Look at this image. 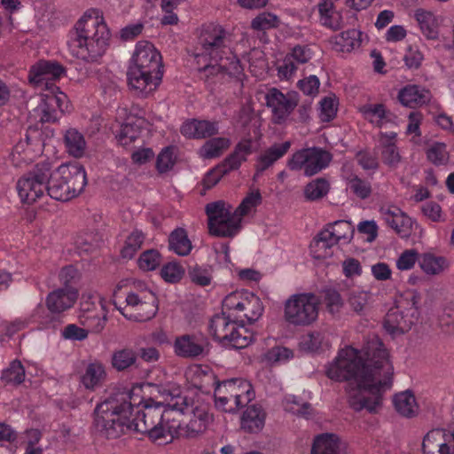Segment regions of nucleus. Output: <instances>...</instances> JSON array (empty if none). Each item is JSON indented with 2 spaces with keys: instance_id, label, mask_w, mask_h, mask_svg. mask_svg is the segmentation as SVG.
<instances>
[{
  "instance_id": "1",
  "label": "nucleus",
  "mask_w": 454,
  "mask_h": 454,
  "mask_svg": "<svg viewBox=\"0 0 454 454\" xmlns=\"http://www.w3.org/2000/svg\"><path fill=\"white\" fill-rule=\"evenodd\" d=\"M365 354L364 360L361 351L346 346L325 365V374L332 380L350 381L347 395L354 411L377 413L392 387L394 368L389 352L380 340H372Z\"/></svg>"
},
{
  "instance_id": "2",
  "label": "nucleus",
  "mask_w": 454,
  "mask_h": 454,
  "mask_svg": "<svg viewBox=\"0 0 454 454\" xmlns=\"http://www.w3.org/2000/svg\"><path fill=\"white\" fill-rule=\"evenodd\" d=\"M142 389L135 387L119 392L99 403L95 410L96 431L107 439H117L126 431L146 434L158 444L171 442L179 427L178 411L143 403Z\"/></svg>"
},
{
  "instance_id": "3",
  "label": "nucleus",
  "mask_w": 454,
  "mask_h": 454,
  "mask_svg": "<svg viewBox=\"0 0 454 454\" xmlns=\"http://www.w3.org/2000/svg\"><path fill=\"white\" fill-rule=\"evenodd\" d=\"M86 184V171L81 164H62L52 170L50 162L43 161L19 179L17 191L20 200L31 205L46 192L53 200L67 201L78 196Z\"/></svg>"
},
{
  "instance_id": "4",
  "label": "nucleus",
  "mask_w": 454,
  "mask_h": 454,
  "mask_svg": "<svg viewBox=\"0 0 454 454\" xmlns=\"http://www.w3.org/2000/svg\"><path fill=\"white\" fill-rule=\"evenodd\" d=\"M110 33L100 12L90 9L77 20L70 32V53L84 61H95L108 45Z\"/></svg>"
},
{
  "instance_id": "5",
  "label": "nucleus",
  "mask_w": 454,
  "mask_h": 454,
  "mask_svg": "<svg viewBox=\"0 0 454 454\" xmlns=\"http://www.w3.org/2000/svg\"><path fill=\"white\" fill-rule=\"evenodd\" d=\"M231 35L221 25L210 23L202 27L200 44L201 52L197 58L208 59L210 63L204 67L209 73L225 72L239 75L242 72L239 59L231 51Z\"/></svg>"
},
{
  "instance_id": "6",
  "label": "nucleus",
  "mask_w": 454,
  "mask_h": 454,
  "mask_svg": "<svg viewBox=\"0 0 454 454\" xmlns=\"http://www.w3.org/2000/svg\"><path fill=\"white\" fill-rule=\"evenodd\" d=\"M261 203L262 195L258 190H254L247 194L234 211L230 204L223 200L207 204L206 213L209 233L223 238L235 236L240 229L241 218L254 214Z\"/></svg>"
},
{
  "instance_id": "7",
  "label": "nucleus",
  "mask_w": 454,
  "mask_h": 454,
  "mask_svg": "<svg viewBox=\"0 0 454 454\" xmlns=\"http://www.w3.org/2000/svg\"><path fill=\"white\" fill-rule=\"evenodd\" d=\"M420 293L416 289L403 291L395 300V306L388 310L384 321L385 331L393 338L408 333L420 315Z\"/></svg>"
},
{
  "instance_id": "8",
  "label": "nucleus",
  "mask_w": 454,
  "mask_h": 454,
  "mask_svg": "<svg viewBox=\"0 0 454 454\" xmlns=\"http://www.w3.org/2000/svg\"><path fill=\"white\" fill-rule=\"evenodd\" d=\"M137 291L128 293L125 298V305L118 303L117 294L121 289L117 286L113 293V303L116 309L127 319L137 322H144L152 319L158 311V299L155 294L147 286H137Z\"/></svg>"
},
{
  "instance_id": "9",
  "label": "nucleus",
  "mask_w": 454,
  "mask_h": 454,
  "mask_svg": "<svg viewBox=\"0 0 454 454\" xmlns=\"http://www.w3.org/2000/svg\"><path fill=\"white\" fill-rule=\"evenodd\" d=\"M239 319H231L226 312L214 316L208 325L209 333L223 347L229 348H247L254 339L253 333Z\"/></svg>"
},
{
  "instance_id": "10",
  "label": "nucleus",
  "mask_w": 454,
  "mask_h": 454,
  "mask_svg": "<svg viewBox=\"0 0 454 454\" xmlns=\"http://www.w3.org/2000/svg\"><path fill=\"white\" fill-rule=\"evenodd\" d=\"M215 405L224 412L234 413L254 398L251 384L242 379H231L215 387Z\"/></svg>"
},
{
  "instance_id": "11",
  "label": "nucleus",
  "mask_w": 454,
  "mask_h": 454,
  "mask_svg": "<svg viewBox=\"0 0 454 454\" xmlns=\"http://www.w3.org/2000/svg\"><path fill=\"white\" fill-rule=\"evenodd\" d=\"M319 301L310 293L291 295L285 302L284 317L293 325L305 326L315 322L318 317Z\"/></svg>"
},
{
  "instance_id": "12",
  "label": "nucleus",
  "mask_w": 454,
  "mask_h": 454,
  "mask_svg": "<svg viewBox=\"0 0 454 454\" xmlns=\"http://www.w3.org/2000/svg\"><path fill=\"white\" fill-rule=\"evenodd\" d=\"M182 405L179 411L185 419L179 420L176 436L196 438L206 432L214 419L208 406L199 402L188 403L186 401Z\"/></svg>"
},
{
  "instance_id": "13",
  "label": "nucleus",
  "mask_w": 454,
  "mask_h": 454,
  "mask_svg": "<svg viewBox=\"0 0 454 454\" xmlns=\"http://www.w3.org/2000/svg\"><path fill=\"white\" fill-rule=\"evenodd\" d=\"M333 160V155L320 147H309L298 150L289 158L287 167L293 171H302L311 176L326 168Z\"/></svg>"
},
{
  "instance_id": "14",
  "label": "nucleus",
  "mask_w": 454,
  "mask_h": 454,
  "mask_svg": "<svg viewBox=\"0 0 454 454\" xmlns=\"http://www.w3.org/2000/svg\"><path fill=\"white\" fill-rule=\"evenodd\" d=\"M65 73L64 67L57 62L41 60L33 65L29 71V83L42 92L60 90L55 85Z\"/></svg>"
},
{
  "instance_id": "15",
  "label": "nucleus",
  "mask_w": 454,
  "mask_h": 454,
  "mask_svg": "<svg viewBox=\"0 0 454 454\" xmlns=\"http://www.w3.org/2000/svg\"><path fill=\"white\" fill-rule=\"evenodd\" d=\"M43 141L36 129H29L24 139H20L10 153L9 160L15 168H25L43 153Z\"/></svg>"
},
{
  "instance_id": "16",
  "label": "nucleus",
  "mask_w": 454,
  "mask_h": 454,
  "mask_svg": "<svg viewBox=\"0 0 454 454\" xmlns=\"http://www.w3.org/2000/svg\"><path fill=\"white\" fill-rule=\"evenodd\" d=\"M41 97V103L34 110L41 122H53L67 110V97L62 91L43 92Z\"/></svg>"
},
{
  "instance_id": "17",
  "label": "nucleus",
  "mask_w": 454,
  "mask_h": 454,
  "mask_svg": "<svg viewBox=\"0 0 454 454\" xmlns=\"http://www.w3.org/2000/svg\"><path fill=\"white\" fill-rule=\"evenodd\" d=\"M163 72L129 67L127 77L129 88L139 97H147L160 84Z\"/></svg>"
},
{
  "instance_id": "18",
  "label": "nucleus",
  "mask_w": 454,
  "mask_h": 454,
  "mask_svg": "<svg viewBox=\"0 0 454 454\" xmlns=\"http://www.w3.org/2000/svg\"><path fill=\"white\" fill-rule=\"evenodd\" d=\"M265 100L268 107L271 109L277 123L284 121L298 104L296 94H284L276 88L268 90Z\"/></svg>"
},
{
  "instance_id": "19",
  "label": "nucleus",
  "mask_w": 454,
  "mask_h": 454,
  "mask_svg": "<svg viewBox=\"0 0 454 454\" xmlns=\"http://www.w3.org/2000/svg\"><path fill=\"white\" fill-rule=\"evenodd\" d=\"M99 303L103 310L102 314L97 311L95 305L89 300L83 301L81 303L77 317L80 324L84 326L89 333H99L106 326L107 321L106 299L100 297Z\"/></svg>"
},
{
  "instance_id": "20",
  "label": "nucleus",
  "mask_w": 454,
  "mask_h": 454,
  "mask_svg": "<svg viewBox=\"0 0 454 454\" xmlns=\"http://www.w3.org/2000/svg\"><path fill=\"white\" fill-rule=\"evenodd\" d=\"M129 67L146 69L151 72H163L160 52L151 43L145 41L137 43Z\"/></svg>"
},
{
  "instance_id": "21",
  "label": "nucleus",
  "mask_w": 454,
  "mask_h": 454,
  "mask_svg": "<svg viewBox=\"0 0 454 454\" xmlns=\"http://www.w3.org/2000/svg\"><path fill=\"white\" fill-rule=\"evenodd\" d=\"M380 214L386 223L401 238L407 239L411 236L414 221L399 207H382Z\"/></svg>"
},
{
  "instance_id": "22",
  "label": "nucleus",
  "mask_w": 454,
  "mask_h": 454,
  "mask_svg": "<svg viewBox=\"0 0 454 454\" xmlns=\"http://www.w3.org/2000/svg\"><path fill=\"white\" fill-rule=\"evenodd\" d=\"M396 132H380L377 145L383 163L394 168H397L402 161V156L396 145Z\"/></svg>"
},
{
  "instance_id": "23",
  "label": "nucleus",
  "mask_w": 454,
  "mask_h": 454,
  "mask_svg": "<svg viewBox=\"0 0 454 454\" xmlns=\"http://www.w3.org/2000/svg\"><path fill=\"white\" fill-rule=\"evenodd\" d=\"M78 298L74 287H61L51 292L46 297V306L52 313H61L74 306Z\"/></svg>"
},
{
  "instance_id": "24",
  "label": "nucleus",
  "mask_w": 454,
  "mask_h": 454,
  "mask_svg": "<svg viewBox=\"0 0 454 454\" xmlns=\"http://www.w3.org/2000/svg\"><path fill=\"white\" fill-rule=\"evenodd\" d=\"M340 0H320L317 5L319 23L333 30L340 29L343 25L341 9L338 7Z\"/></svg>"
},
{
  "instance_id": "25",
  "label": "nucleus",
  "mask_w": 454,
  "mask_h": 454,
  "mask_svg": "<svg viewBox=\"0 0 454 454\" xmlns=\"http://www.w3.org/2000/svg\"><path fill=\"white\" fill-rule=\"evenodd\" d=\"M207 346V342L204 338L188 334L177 337L174 342L176 354L182 357L202 356Z\"/></svg>"
},
{
  "instance_id": "26",
  "label": "nucleus",
  "mask_w": 454,
  "mask_h": 454,
  "mask_svg": "<svg viewBox=\"0 0 454 454\" xmlns=\"http://www.w3.org/2000/svg\"><path fill=\"white\" fill-rule=\"evenodd\" d=\"M267 413L258 404H252L247 407L240 418V428L249 434L260 433L264 426Z\"/></svg>"
},
{
  "instance_id": "27",
  "label": "nucleus",
  "mask_w": 454,
  "mask_h": 454,
  "mask_svg": "<svg viewBox=\"0 0 454 454\" xmlns=\"http://www.w3.org/2000/svg\"><path fill=\"white\" fill-rule=\"evenodd\" d=\"M219 126L217 121L192 119L184 122L181 127V133L188 138H206L218 133Z\"/></svg>"
},
{
  "instance_id": "28",
  "label": "nucleus",
  "mask_w": 454,
  "mask_h": 454,
  "mask_svg": "<svg viewBox=\"0 0 454 454\" xmlns=\"http://www.w3.org/2000/svg\"><path fill=\"white\" fill-rule=\"evenodd\" d=\"M106 377V366L100 361L94 360L85 366L80 382L85 389L94 391L103 386Z\"/></svg>"
},
{
  "instance_id": "29",
  "label": "nucleus",
  "mask_w": 454,
  "mask_h": 454,
  "mask_svg": "<svg viewBox=\"0 0 454 454\" xmlns=\"http://www.w3.org/2000/svg\"><path fill=\"white\" fill-rule=\"evenodd\" d=\"M397 98L403 106L413 108L427 103L431 94L424 87L408 84L399 90Z\"/></svg>"
},
{
  "instance_id": "30",
  "label": "nucleus",
  "mask_w": 454,
  "mask_h": 454,
  "mask_svg": "<svg viewBox=\"0 0 454 454\" xmlns=\"http://www.w3.org/2000/svg\"><path fill=\"white\" fill-rule=\"evenodd\" d=\"M331 346L330 334L324 330H315L301 336L299 347L301 350L315 353L328 349Z\"/></svg>"
},
{
  "instance_id": "31",
  "label": "nucleus",
  "mask_w": 454,
  "mask_h": 454,
  "mask_svg": "<svg viewBox=\"0 0 454 454\" xmlns=\"http://www.w3.org/2000/svg\"><path fill=\"white\" fill-rule=\"evenodd\" d=\"M414 17L423 35L428 40H435L439 36L441 20L434 12L424 9L415 11Z\"/></svg>"
},
{
  "instance_id": "32",
  "label": "nucleus",
  "mask_w": 454,
  "mask_h": 454,
  "mask_svg": "<svg viewBox=\"0 0 454 454\" xmlns=\"http://www.w3.org/2000/svg\"><path fill=\"white\" fill-rule=\"evenodd\" d=\"M323 231L334 245H344L352 240L355 229L349 221L338 220L327 224Z\"/></svg>"
},
{
  "instance_id": "33",
  "label": "nucleus",
  "mask_w": 454,
  "mask_h": 454,
  "mask_svg": "<svg viewBox=\"0 0 454 454\" xmlns=\"http://www.w3.org/2000/svg\"><path fill=\"white\" fill-rule=\"evenodd\" d=\"M344 446L340 438L333 433H325L314 438L311 454H340Z\"/></svg>"
},
{
  "instance_id": "34",
  "label": "nucleus",
  "mask_w": 454,
  "mask_h": 454,
  "mask_svg": "<svg viewBox=\"0 0 454 454\" xmlns=\"http://www.w3.org/2000/svg\"><path fill=\"white\" fill-rule=\"evenodd\" d=\"M362 33L356 29L343 31L331 39L333 49L339 52H351L361 46Z\"/></svg>"
},
{
  "instance_id": "35",
  "label": "nucleus",
  "mask_w": 454,
  "mask_h": 454,
  "mask_svg": "<svg viewBox=\"0 0 454 454\" xmlns=\"http://www.w3.org/2000/svg\"><path fill=\"white\" fill-rule=\"evenodd\" d=\"M291 143L289 141H286L281 144H274L262 153L257 159L256 172L262 173L272 166L288 152Z\"/></svg>"
},
{
  "instance_id": "36",
  "label": "nucleus",
  "mask_w": 454,
  "mask_h": 454,
  "mask_svg": "<svg viewBox=\"0 0 454 454\" xmlns=\"http://www.w3.org/2000/svg\"><path fill=\"white\" fill-rule=\"evenodd\" d=\"M359 111L365 120L378 128L386 126L392 121V114L383 104H366Z\"/></svg>"
},
{
  "instance_id": "37",
  "label": "nucleus",
  "mask_w": 454,
  "mask_h": 454,
  "mask_svg": "<svg viewBox=\"0 0 454 454\" xmlns=\"http://www.w3.org/2000/svg\"><path fill=\"white\" fill-rule=\"evenodd\" d=\"M145 123V120L140 117L129 115L121 124V129L117 135L118 141L121 145L126 146L135 141L141 133V129Z\"/></svg>"
},
{
  "instance_id": "38",
  "label": "nucleus",
  "mask_w": 454,
  "mask_h": 454,
  "mask_svg": "<svg viewBox=\"0 0 454 454\" xmlns=\"http://www.w3.org/2000/svg\"><path fill=\"white\" fill-rule=\"evenodd\" d=\"M393 403L398 414L405 418H413L419 413V405L415 395L410 390L395 394Z\"/></svg>"
},
{
  "instance_id": "39",
  "label": "nucleus",
  "mask_w": 454,
  "mask_h": 454,
  "mask_svg": "<svg viewBox=\"0 0 454 454\" xmlns=\"http://www.w3.org/2000/svg\"><path fill=\"white\" fill-rule=\"evenodd\" d=\"M168 247L179 256H186L191 253L192 245L184 229L177 228L170 233Z\"/></svg>"
},
{
  "instance_id": "40",
  "label": "nucleus",
  "mask_w": 454,
  "mask_h": 454,
  "mask_svg": "<svg viewBox=\"0 0 454 454\" xmlns=\"http://www.w3.org/2000/svg\"><path fill=\"white\" fill-rule=\"evenodd\" d=\"M64 142L67 153L75 157H82L86 150V141L83 135L74 128H69L64 134Z\"/></svg>"
},
{
  "instance_id": "41",
  "label": "nucleus",
  "mask_w": 454,
  "mask_h": 454,
  "mask_svg": "<svg viewBox=\"0 0 454 454\" xmlns=\"http://www.w3.org/2000/svg\"><path fill=\"white\" fill-rule=\"evenodd\" d=\"M343 176L347 181V188L357 198L365 200L372 195V188L368 181L361 179L347 168L343 169Z\"/></svg>"
},
{
  "instance_id": "42",
  "label": "nucleus",
  "mask_w": 454,
  "mask_h": 454,
  "mask_svg": "<svg viewBox=\"0 0 454 454\" xmlns=\"http://www.w3.org/2000/svg\"><path fill=\"white\" fill-rule=\"evenodd\" d=\"M246 295V301L239 317V321L243 322L244 319L249 322L256 321L262 315V303L260 298L251 292H247Z\"/></svg>"
},
{
  "instance_id": "43",
  "label": "nucleus",
  "mask_w": 454,
  "mask_h": 454,
  "mask_svg": "<svg viewBox=\"0 0 454 454\" xmlns=\"http://www.w3.org/2000/svg\"><path fill=\"white\" fill-rule=\"evenodd\" d=\"M231 141L227 137H215L207 140L199 150V155L204 160L217 158L229 148Z\"/></svg>"
},
{
  "instance_id": "44",
  "label": "nucleus",
  "mask_w": 454,
  "mask_h": 454,
  "mask_svg": "<svg viewBox=\"0 0 454 454\" xmlns=\"http://www.w3.org/2000/svg\"><path fill=\"white\" fill-rule=\"evenodd\" d=\"M247 292L246 290H237L226 295L223 301L224 312L239 319Z\"/></svg>"
},
{
  "instance_id": "45",
  "label": "nucleus",
  "mask_w": 454,
  "mask_h": 454,
  "mask_svg": "<svg viewBox=\"0 0 454 454\" xmlns=\"http://www.w3.org/2000/svg\"><path fill=\"white\" fill-rule=\"evenodd\" d=\"M335 246L331 239L321 231L311 241L309 250L315 259H325L332 255V247Z\"/></svg>"
},
{
  "instance_id": "46",
  "label": "nucleus",
  "mask_w": 454,
  "mask_h": 454,
  "mask_svg": "<svg viewBox=\"0 0 454 454\" xmlns=\"http://www.w3.org/2000/svg\"><path fill=\"white\" fill-rule=\"evenodd\" d=\"M419 264L425 274L431 276L441 274L448 267L444 258L431 254H423Z\"/></svg>"
},
{
  "instance_id": "47",
  "label": "nucleus",
  "mask_w": 454,
  "mask_h": 454,
  "mask_svg": "<svg viewBox=\"0 0 454 454\" xmlns=\"http://www.w3.org/2000/svg\"><path fill=\"white\" fill-rule=\"evenodd\" d=\"M26 372L23 364L19 360H13L10 365L3 371L2 380L6 384L20 385L25 380Z\"/></svg>"
},
{
  "instance_id": "48",
  "label": "nucleus",
  "mask_w": 454,
  "mask_h": 454,
  "mask_svg": "<svg viewBox=\"0 0 454 454\" xmlns=\"http://www.w3.org/2000/svg\"><path fill=\"white\" fill-rule=\"evenodd\" d=\"M447 433L442 429H433L429 431L423 438L422 451L423 454H435L434 450L439 448L442 441H447Z\"/></svg>"
},
{
  "instance_id": "49",
  "label": "nucleus",
  "mask_w": 454,
  "mask_h": 454,
  "mask_svg": "<svg viewBox=\"0 0 454 454\" xmlns=\"http://www.w3.org/2000/svg\"><path fill=\"white\" fill-rule=\"evenodd\" d=\"M145 240V235L138 230L133 231L126 239L121 254L122 258L131 259L141 248Z\"/></svg>"
},
{
  "instance_id": "50",
  "label": "nucleus",
  "mask_w": 454,
  "mask_h": 454,
  "mask_svg": "<svg viewBox=\"0 0 454 454\" xmlns=\"http://www.w3.org/2000/svg\"><path fill=\"white\" fill-rule=\"evenodd\" d=\"M284 408L286 411L307 417L311 413V405L309 403L302 402L295 395H286L283 401Z\"/></svg>"
},
{
  "instance_id": "51",
  "label": "nucleus",
  "mask_w": 454,
  "mask_h": 454,
  "mask_svg": "<svg viewBox=\"0 0 454 454\" xmlns=\"http://www.w3.org/2000/svg\"><path fill=\"white\" fill-rule=\"evenodd\" d=\"M176 161V148L168 146L161 150L156 160V168L160 173H167L173 168Z\"/></svg>"
},
{
  "instance_id": "52",
  "label": "nucleus",
  "mask_w": 454,
  "mask_h": 454,
  "mask_svg": "<svg viewBox=\"0 0 454 454\" xmlns=\"http://www.w3.org/2000/svg\"><path fill=\"white\" fill-rule=\"evenodd\" d=\"M279 25V19L276 14L263 12L259 13L251 21V27L256 31H264L275 28Z\"/></svg>"
},
{
  "instance_id": "53",
  "label": "nucleus",
  "mask_w": 454,
  "mask_h": 454,
  "mask_svg": "<svg viewBox=\"0 0 454 454\" xmlns=\"http://www.w3.org/2000/svg\"><path fill=\"white\" fill-rule=\"evenodd\" d=\"M136 359V354L132 349H121L113 354L112 365L117 371H123L134 364Z\"/></svg>"
},
{
  "instance_id": "54",
  "label": "nucleus",
  "mask_w": 454,
  "mask_h": 454,
  "mask_svg": "<svg viewBox=\"0 0 454 454\" xmlns=\"http://www.w3.org/2000/svg\"><path fill=\"white\" fill-rule=\"evenodd\" d=\"M426 153L428 160L434 165H443L449 160V153L444 143L432 144Z\"/></svg>"
},
{
  "instance_id": "55",
  "label": "nucleus",
  "mask_w": 454,
  "mask_h": 454,
  "mask_svg": "<svg viewBox=\"0 0 454 454\" xmlns=\"http://www.w3.org/2000/svg\"><path fill=\"white\" fill-rule=\"evenodd\" d=\"M422 114L419 112H411L408 116V125L405 134L411 136L410 141L414 145L420 143L421 130L420 124Z\"/></svg>"
},
{
  "instance_id": "56",
  "label": "nucleus",
  "mask_w": 454,
  "mask_h": 454,
  "mask_svg": "<svg viewBox=\"0 0 454 454\" xmlns=\"http://www.w3.org/2000/svg\"><path fill=\"white\" fill-rule=\"evenodd\" d=\"M329 191V183L323 178L313 180L305 187V196L309 200H315L326 195Z\"/></svg>"
},
{
  "instance_id": "57",
  "label": "nucleus",
  "mask_w": 454,
  "mask_h": 454,
  "mask_svg": "<svg viewBox=\"0 0 454 454\" xmlns=\"http://www.w3.org/2000/svg\"><path fill=\"white\" fill-rule=\"evenodd\" d=\"M419 260V253L415 249L403 251L395 260V267L400 271H408L414 268Z\"/></svg>"
},
{
  "instance_id": "58",
  "label": "nucleus",
  "mask_w": 454,
  "mask_h": 454,
  "mask_svg": "<svg viewBox=\"0 0 454 454\" xmlns=\"http://www.w3.org/2000/svg\"><path fill=\"white\" fill-rule=\"evenodd\" d=\"M319 105V116L323 121H330L336 116L338 100L335 96L324 98L321 99Z\"/></svg>"
},
{
  "instance_id": "59",
  "label": "nucleus",
  "mask_w": 454,
  "mask_h": 454,
  "mask_svg": "<svg viewBox=\"0 0 454 454\" xmlns=\"http://www.w3.org/2000/svg\"><path fill=\"white\" fill-rule=\"evenodd\" d=\"M160 254L157 250L150 249L141 254L138 258V267L143 270H153L160 263Z\"/></svg>"
},
{
  "instance_id": "60",
  "label": "nucleus",
  "mask_w": 454,
  "mask_h": 454,
  "mask_svg": "<svg viewBox=\"0 0 454 454\" xmlns=\"http://www.w3.org/2000/svg\"><path fill=\"white\" fill-rule=\"evenodd\" d=\"M184 274V269L176 262H170L163 265L160 270L162 278L169 283L179 281Z\"/></svg>"
},
{
  "instance_id": "61",
  "label": "nucleus",
  "mask_w": 454,
  "mask_h": 454,
  "mask_svg": "<svg viewBox=\"0 0 454 454\" xmlns=\"http://www.w3.org/2000/svg\"><path fill=\"white\" fill-rule=\"evenodd\" d=\"M371 298L372 294L369 292L354 290L350 293L348 303L356 312L359 313L365 309Z\"/></svg>"
},
{
  "instance_id": "62",
  "label": "nucleus",
  "mask_w": 454,
  "mask_h": 454,
  "mask_svg": "<svg viewBox=\"0 0 454 454\" xmlns=\"http://www.w3.org/2000/svg\"><path fill=\"white\" fill-rule=\"evenodd\" d=\"M423 215L434 222L441 223L445 221V215L442 210V207L435 201H427L421 206Z\"/></svg>"
},
{
  "instance_id": "63",
  "label": "nucleus",
  "mask_w": 454,
  "mask_h": 454,
  "mask_svg": "<svg viewBox=\"0 0 454 454\" xmlns=\"http://www.w3.org/2000/svg\"><path fill=\"white\" fill-rule=\"evenodd\" d=\"M293 356V351L285 347H274L265 355L266 360L271 364L286 363Z\"/></svg>"
},
{
  "instance_id": "64",
  "label": "nucleus",
  "mask_w": 454,
  "mask_h": 454,
  "mask_svg": "<svg viewBox=\"0 0 454 454\" xmlns=\"http://www.w3.org/2000/svg\"><path fill=\"white\" fill-rule=\"evenodd\" d=\"M312 55L310 48L305 45H297L292 49L291 52L286 54L297 66L307 63L312 59Z\"/></svg>"
}]
</instances>
